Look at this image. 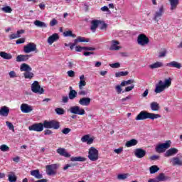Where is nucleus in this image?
<instances>
[{
    "label": "nucleus",
    "mask_w": 182,
    "mask_h": 182,
    "mask_svg": "<svg viewBox=\"0 0 182 182\" xmlns=\"http://www.w3.org/2000/svg\"><path fill=\"white\" fill-rule=\"evenodd\" d=\"M171 86V78H168L163 82V80H159V82L155 85L154 92L158 93H161L168 89Z\"/></svg>",
    "instance_id": "nucleus-1"
},
{
    "label": "nucleus",
    "mask_w": 182,
    "mask_h": 182,
    "mask_svg": "<svg viewBox=\"0 0 182 182\" xmlns=\"http://www.w3.org/2000/svg\"><path fill=\"white\" fill-rule=\"evenodd\" d=\"M161 115L159 114H154L147 112L146 111H141L136 117L135 120H146V119H151V120H154V119H160Z\"/></svg>",
    "instance_id": "nucleus-2"
},
{
    "label": "nucleus",
    "mask_w": 182,
    "mask_h": 182,
    "mask_svg": "<svg viewBox=\"0 0 182 182\" xmlns=\"http://www.w3.org/2000/svg\"><path fill=\"white\" fill-rule=\"evenodd\" d=\"M88 159L91 161L99 160V151L95 147H90L88 151Z\"/></svg>",
    "instance_id": "nucleus-3"
},
{
    "label": "nucleus",
    "mask_w": 182,
    "mask_h": 182,
    "mask_svg": "<svg viewBox=\"0 0 182 182\" xmlns=\"http://www.w3.org/2000/svg\"><path fill=\"white\" fill-rule=\"evenodd\" d=\"M171 146V141H166L165 143L159 144H158L155 150L156 153H164L167 149H170V146Z\"/></svg>",
    "instance_id": "nucleus-4"
},
{
    "label": "nucleus",
    "mask_w": 182,
    "mask_h": 182,
    "mask_svg": "<svg viewBox=\"0 0 182 182\" xmlns=\"http://www.w3.org/2000/svg\"><path fill=\"white\" fill-rule=\"evenodd\" d=\"M31 91L33 93H37L38 95H43L45 92V90L41 87L39 82L38 81H34L31 85Z\"/></svg>",
    "instance_id": "nucleus-5"
},
{
    "label": "nucleus",
    "mask_w": 182,
    "mask_h": 182,
    "mask_svg": "<svg viewBox=\"0 0 182 182\" xmlns=\"http://www.w3.org/2000/svg\"><path fill=\"white\" fill-rule=\"evenodd\" d=\"M43 123H34L33 124L31 125L28 127V130L30 132H43Z\"/></svg>",
    "instance_id": "nucleus-6"
},
{
    "label": "nucleus",
    "mask_w": 182,
    "mask_h": 182,
    "mask_svg": "<svg viewBox=\"0 0 182 182\" xmlns=\"http://www.w3.org/2000/svg\"><path fill=\"white\" fill-rule=\"evenodd\" d=\"M36 44L34 43H29L23 47L24 53H31V52H36Z\"/></svg>",
    "instance_id": "nucleus-7"
},
{
    "label": "nucleus",
    "mask_w": 182,
    "mask_h": 182,
    "mask_svg": "<svg viewBox=\"0 0 182 182\" xmlns=\"http://www.w3.org/2000/svg\"><path fill=\"white\" fill-rule=\"evenodd\" d=\"M138 45L141 46H145V45H148L149 40L144 34H139L137 38Z\"/></svg>",
    "instance_id": "nucleus-8"
},
{
    "label": "nucleus",
    "mask_w": 182,
    "mask_h": 182,
    "mask_svg": "<svg viewBox=\"0 0 182 182\" xmlns=\"http://www.w3.org/2000/svg\"><path fill=\"white\" fill-rule=\"evenodd\" d=\"M110 46L109 48V50H120L122 49V47L119 45H120V42L117 40H112L109 42Z\"/></svg>",
    "instance_id": "nucleus-9"
},
{
    "label": "nucleus",
    "mask_w": 182,
    "mask_h": 182,
    "mask_svg": "<svg viewBox=\"0 0 182 182\" xmlns=\"http://www.w3.org/2000/svg\"><path fill=\"white\" fill-rule=\"evenodd\" d=\"M164 12V9L163 8V6H161L159 11L155 12L153 20L155 21V22H159V21L161 19V16H163Z\"/></svg>",
    "instance_id": "nucleus-10"
},
{
    "label": "nucleus",
    "mask_w": 182,
    "mask_h": 182,
    "mask_svg": "<svg viewBox=\"0 0 182 182\" xmlns=\"http://www.w3.org/2000/svg\"><path fill=\"white\" fill-rule=\"evenodd\" d=\"M58 168V165L56 164H51L46 166V173L48 176H53V174H55V170Z\"/></svg>",
    "instance_id": "nucleus-11"
},
{
    "label": "nucleus",
    "mask_w": 182,
    "mask_h": 182,
    "mask_svg": "<svg viewBox=\"0 0 182 182\" xmlns=\"http://www.w3.org/2000/svg\"><path fill=\"white\" fill-rule=\"evenodd\" d=\"M20 109L21 110L22 113H31V112L33 110V107L28 104L23 103L20 107Z\"/></svg>",
    "instance_id": "nucleus-12"
},
{
    "label": "nucleus",
    "mask_w": 182,
    "mask_h": 182,
    "mask_svg": "<svg viewBox=\"0 0 182 182\" xmlns=\"http://www.w3.org/2000/svg\"><path fill=\"white\" fill-rule=\"evenodd\" d=\"M177 153H178V149L176 148H171L166 151L164 157H171L173 156H176Z\"/></svg>",
    "instance_id": "nucleus-13"
},
{
    "label": "nucleus",
    "mask_w": 182,
    "mask_h": 182,
    "mask_svg": "<svg viewBox=\"0 0 182 182\" xmlns=\"http://www.w3.org/2000/svg\"><path fill=\"white\" fill-rule=\"evenodd\" d=\"M56 41H59V34L55 33L48 37L47 42L48 44L53 45Z\"/></svg>",
    "instance_id": "nucleus-14"
},
{
    "label": "nucleus",
    "mask_w": 182,
    "mask_h": 182,
    "mask_svg": "<svg viewBox=\"0 0 182 182\" xmlns=\"http://www.w3.org/2000/svg\"><path fill=\"white\" fill-rule=\"evenodd\" d=\"M134 154L137 159H143L146 156V151L143 149L139 148L134 151Z\"/></svg>",
    "instance_id": "nucleus-15"
},
{
    "label": "nucleus",
    "mask_w": 182,
    "mask_h": 182,
    "mask_svg": "<svg viewBox=\"0 0 182 182\" xmlns=\"http://www.w3.org/2000/svg\"><path fill=\"white\" fill-rule=\"evenodd\" d=\"M169 163L172 166H182V159H180L178 157H173L169 159Z\"/></svg>",
    "instance_id": "nucleus-16"
},
{
    "label": "nucleus",
    "mask_w": 182,
    "mask_h": 182,
    "mask_svg": "<svg viewBox=\"0 0 182 182\" xmlns=\"http://www.w3.org/2000/svg\"><path fill=\"white\" fill-rule=\"evenodd\" d=\"M31 176H33V177H35V178H37L38 180L43 178V175L41 173L39 169L31 171Z\"/></svg>",
    "instance_id": "nucleus-17"
},
{
    "label": "nucleus",
    "mask_w": 182,
    "mask_h": 182,
    "mask_svg": "<svg viewBox=\"0 0 182 182\" xmlns=\"http://www.w3.org/2000/svg\"><path fill=\"white\" fill-rule=\"evenodd\" d=\"M91 99L90 97H82L80 99L78 103L81 106H89L90 105Z\"/></svg>",
    "instance_id": "nucleus-18"
},
{
    "label": "nucleus",
    "mask_w": 182,
    "mask_h": 182,
    "mask_svg": "<svg viewBox=\"0 0 182 182\" xmlns=\"http://www.w3.org/2000/svg\"><path fill=\"white\" fill-rule=\"evenodd\" d=\"M100 23V20H92L91 21L90 30L92 31V32H96V29H97Z\"/></svg>",
    "instance_id": "nucleus-19"
},
{
    "label": "nucleus",
    "mask_w": 182,
    "mask_h": 182,
    "mask_svg": "<svg viewBox=\"0 0 182 182\" xmlns=\"http://www.w3.org/2000/svg\"><path fill=\"white\" fill-rule=\"evenodd\" d=\"M8 114H9V108L6 106L1 107L0 109V116L8 117Z\"/></svg>",
    "instance_id": "nucleus-20"
},
{
    "label": "nucleus",
    "mask_w": 182,
    "mask_h": 182,
    "mask_svg": "<svg viewBox=\"0 0 182 182\" xmlns=\"http://www.w3.org/2000/svg\"><path fill=\"white\" fill-rule=\"evenodd\" d=\"M57 153L60 154V156H63V157H66L68 159L70 157V154H69L68 151H66V149L63 148H59L57 149Z\"/></svg>",
    "instance_id": "nucleus-21"
},
{
    "label": "nucleus",
    "mask_w": 182,
    "mask_h": 182,
    "mask_svg": "<svg viewBox=\"0 0 182 182\" xmlns=\"http://www.w3.org/2000/svg\"><path fill=\"white\" fill-rule=\"evenodd\" d=\"M168 68H175L176 69H181V64L177 61H171L166 63Z\"/></svg>",
    "instance_id": "nucleus-22"
},
{
    "label": "nucleus",
    "mask_w": 182,
    "mask_h": 182,
    "mask_svg": "<svg viewBox=\"0 0 182 182\" xmlns=\"http://www.w3.org/2000/svg\"><path fill=\"white\" fill-rule=\"evenodd\" d=\"M157 182L161 181H167V180H170V177L166 176V174L161 173L156 177Z\"/></svg>",
    "instance_id": "nucleus-23"
},
{
    "label": "nucleus",
    "mask_w": 182,
    "mask_h": 182,
    "mask_svg": "<svg viewBox=\"0 0 182 182\" xmlns=\"http://www.w3.org/2000/svg\"><path fill=\"white\" fill-rule=\"evenodd\" d=\"M81 141L82 143H87V144H92V143H93V138H90L89 134L84 135L81 138Z\"/></svg>",
    "instance_id": "nucleus-24"
},
{
    "label": "nucleus",
    "mask_w": 182,
    "mask_h": 182,
    "mask_svg": "<svg viewBox=\"0 0 182 182\" xmlns=\"http://www.w3.org/2000/svg\"><path fill=\"white\" fill-rule=\"evenodd\" d=\"M20 70L21 72H25V73L32 72V68H31V66H29V65L26 63H23L20 66Z\"/></svg>",
    "instance_id": "nucleus-25"
},
{
    "label": "nucleus",
    "mask_w": 182,
    "mask_h": 182,
    "mask_svg": "<svg viewBox=\"0 0 182 182\" xmlns=\"http://www.w3.org/2000/svg\"><path fill=\"white\" fill-rule=\"evenodd\" d=\"M170 5H171V11H175V9H177V6H178V4H180V0H168Z\"/></svg>",
    "instance_id": "nucleus-26"
},
{
    "label": "nucleus",
    "mask_w": 182,
    "mask_h": 182,
    "mask_svg": "<svg viewBox=\"0 0 182 182\" xmlns=\"http://www.w3.org/2000/svg\"><path fill=\"white\" fill-rule=\"evenodd\" d=\"M29 58L30 55H19L16 57V62H26Z\"/></svg>",
    "instance_id": "nucleus-27"
},
{
    "label": "nucleus",
    "mask_w": 182,
    "mask_h": 182,
    "mask_svg": "<svg viewBox=\"0 0 182 182\" xmlns=\"http://www.w3.org/2000/svg\"><path fill=\"white\" fill-rule=\"evenodd\" d=\"M164 64L161 61H157L153 64L149 65L150 69H159V68H163Z\"/></svg>",
    "instance_id": "nucleus-28"
},
{
    "label": "nucleus",
    "mask_w": 182,
    "mask_h": 182,
    "mask_svg": "<svg viewBox=\"0 0 182 182\" xmlns=\"http://www.w3.org/2000/svg\"><path fill=\"white\" fill-rule=\"evenodd\" d=\"M0 56L2 58V59H5L6 60H11V59H12V55L5 51H1Z\"/></svg>",
    "instance_id": "nucleus-29"
},
{
    "label": "nucleus",
    "mask_w": 182,
    "mask_h": 182,
    "mask_svg": "<svg viewBox=\"0 0 182 182\" xmlns=\"http://www.w3.org/2000/svg\"><path fill=\"white\" fill-rule=\"evenodd\" d=\"M33 24L37 26V28H48V24L45 22L41 21L39 20H36Z\"/></svg>",
    "instance_id": "nucleus-30"
},
{
    "label": "nucleus",
    "mask_w": 182,
    "mask_h": 182,
    "mask_svg": "<svg viewBox=\"0 0 182 182\" xmlns=\"http://www.w3.org/2000/svg\"><path fill=\"white\" fill-rule=\"evenodd\" d=\"M150 108L153 112H159L160 105L156 102H153L150 104Z\"/></svg>",
    "instance_id": "nucleus-31"
},
{
    "label": "nucleus",
    "mask_w": 182,
    "mask_h": 182,
    "mask_svg": "<svg viewBox=\"0 0 182 182\" xmlns=\"http://www.w3.org/2000/svg\"><path fill=\"white\" fill-rule=\"evenodd\" d=\"M76 97H77V92H76V90H70L68 94V98L70 100H73L74 99H76Z\"/></svg>",
    "instance_id": "nucleus-32"
},
{
    "label": "nucleus",
    "mask_w": 182,
    "mask_h": 182,
    "mask_svg": "<svg viewBox=\"0 0 182 182\" xmlns=\"http://www.w3.org/2000/svg\"><path fill=\"white\" fill-rule=\"evenodd\" d=\"M60 123L56 120H51V129H54V130H58L60 129Z\"/></svg>",
    "instance_id": "nucleus-33"
},
{
    "label": "nucleus",
    "mask_w": 182,
    "mask_h": 182,
    "mask_svg": "<svg viewBox=\"0 0 182 182\" xmlns=\"http://www.w3.org/2000/svg\"><path fill=\"white\" fill-rule=\"evenodd\" d=\"M137 144V140L133 139L129 141H127L125 146L127 147H133V146H136Z\"/></svg>",
    "instance_id": "nucleus-34"
},
{
    "label": "nucleus",
    "mask_w": 182,
    "mask_h": 182,
    "mask_svg": "<svg viewBox=\"0 0 182 182\" xmlns=\"http://www.w3.org/2000/svg\"><path fill=\"white\" fill-rule=\"evenodd\" d=\"M71 161H86V158L83 156H72Z\"/></svg>",
    "instance_id": "nucleus-35"
},
{
    "label": "nucleus",
    "mask_w": 182,
    "mask_h": 182,
    "mask_svg": "<svg viewBox=\"0 0 182 182\" xmlns=\"http://www.w3.org/2000/svg\"><path fill=\"white\" fill-rule=\"evenodd\" d=\"M75 43H79V42H89V38H85V37L78 36L76 39L74 40Z\"/></svg>",
    "instance_id": "nucleus-36"
},
{
    "label": "nucleus",
    "mask_w": 182,
    "mask_h": 182,
    "mask_svg": "<svg viewBox=\"0 0 182 182\" xmlns=\"http://www.w3.org/2000/svg\"><path fill=\"white\" fill-rule=\"evenodd\" d=\"M159 170H160V168H159V166H157L156 165L151 166L149 168L150 174H154L155 173H157Z\"/></svg>",
    "instance_id": "nucleus-37"
},
{
    "label": "nucleus",
    "mask_w": 182,
    "mask_h": 182,
    "mask_svg": "<svg viewBox=\"0 0 182 182\" xmlns=\"http://www.w3.org/2000/svg\"><path fill=\"white\" fill-rule=\"evenodd\" d=\"M43 125L44 129H52V121L45 120Z\"/></svg>",
    "instance_id": "nucleus-38"
},
{
    "label": "nucleus",
    "mask_w": 182,
    "mask_h": 182,
    "mask_svg": "<svg viewBox=\"0 0 182 182\" xmlns=\"http://www.w3.org/2000/svg\"><path fill=\"white\" fill-rule=\"evenodd\" d=\"M24 77L25 79H32V77H33L34 74L33 73L31 72V71H28L23 73Z\"/></svg>",
    "instance_id": "nucleus-39"
},
{
    "label": "nucleus",
    "mask_w": 182,
    "mask_h": 182,
    "mask_svg": "<svg viewBox=\"0 0 182 182\" xmlns=\"http://www.w3.org/2000/svg\"><path fill=\"white\" fill-rule=\"evenodd\" d=\"M129 75V72L127 71H121L115 73L116 77H121V76H127Z\"/></svg>",
    "instance_id": "nucleus-40"
},
{
    "label": "nucleus",
    "mask_w": 182,
    "mask_h": 182,
    "mask_svg": "<svg viewBox=\"0 0 182 182\" xmlns=\"http://www.w3.org/2000/svg\"><path fill=\"white\" fill-rule=\"evenodd\" d=\"M78 109H79V106L75 105V106L70 107V112L73 114H77Z\"/></svg>",
    "instance_id": "nucleus-41"
},
{
    "label": "nucleus",
    "mask_w": 182,
    "mask_h": 182,
    "mask_svg": "<svg viewBox=\"0 0 182 182\" xmlns=\"http://www.w3.org/2000/svg\"><path fill=\"white\" fill-rule=\"evenodd\" d=\"M9 182H16V176H15V173H11L9 174Z\"/></svg>",
    "instance_id": "nucleus-42"
},
{
    "label": "nucleus",
    "mask_w": 182,
    "mask_h": 182,
    "mask_svg": "<svg viewBox=\"0 0 182 182\" xmlns=\"http://www.w3.org/2000/svg\"><path fill=\"white\" fill-rule=\"evenodd\" d=\"M6 124L9 130H11V132H15V127H14V124H12V122H9V121H6Z\"/></svg>",
    "instance_id": "nucleus-43"
},
{
    "label": "nucleus",
    "mask_w": 182,
    "mask_h": 182,
    "mask_svg": "<svg viewBox=\"0 0 182 182\" xmlns=\"http://www.w3.org/2000/svg\"><path fill=\"white\" fill-rule=\"evenodd\" d=\"M63 36H65V37L70 36L71 38H76L75 34H73L72 31H65L63 33Z\"/></svg>",
    "instance_id": "nucleus-44"
},
{
    "label": "nucleus",
    "mask_w": 182,
    "mask_h": 182,
    "mask_svg": "<svg viewBox=\"0 0 182 182\" xmlns=\"http://www.w3.org/2000/svg\"><path fill=\"white\" fill-rule=\"evenodd\" d=\"M1 11L6 14H11L12 12V9L9 6L1 8Z\"/></svg>",
    "instance_id": "nucleus-45"
},
{
    "label": "nucleus",
    "mask_w": 182,
    "mask_h": 182,
    "mask_svg": "<svg viewBox=\"0 0 182 182\" xmlns=\"http://www.w3.org/2000/svg\"><path fill=\"white\" fill-rule=\"evenodd\" d=\"M85 113L86 112L85 111V109L78 106V109L76 114H78V116H83V114H85Z\"/></svg>",
    "instance_id": "nucleus-46"
},
{
    "label": "nucleus",
    "mask_w": 182,
    "mask_h": 182,
    "mask_svg": "<svg viewBox=\"0 0 182 182\" xmlns=\"http://www.w3.org/2000/svg\"><path fill=\"white\" fill-rule=\"evenodd\" d=\"M129 177V173L119 174L117 176L118 180H126Z\"/></svg>",
    "instance_id": "nucleus-47"
},
{
    "label": "nucleus",
    "mask_w": 182,
    "mask_h": 182,
    "mask_svg": "<svg viewBox=\"0 0 182 182\" xmlns=\"http://www.w3.org/2000/svg\"><path fill=\"white\" fill-rule=\"evenodd\" d=\"M55 112L58 115L65 114V109L63 108H55Z\"/></svg>",
    "instance_id": "nucleus-48"
},
{
    "label": "nucleus",
    "mask_w": 182,
    "mask_h": 182,
    "mask_svg": "<svg viewBox=\"0 0 182 182\" xmlns=\"http://www.w3.org/2000/svg\"><path fill=\"white\" fill-rule=\"evenodd\" d=\"M78 86H79L80 90H82V89H83V87H85V86H86V81L85 80H80Z\"/></svg>",
    "instance_id": "nucleus-49"
},
{
    "label": "nucleus",
    "mask_w": 182,
    "mask_h": 182,
    "mask_svg": "<svg viewBox=\"0 0 182 182\" xmlns=\"http://www.w3.org/2000/svg\"><path fill=\"white\" fill-rule=\"evenodd\" d=\"M100 28L103 31V29H106L107 28V24L106 23H104V21H100V23H99Z\"/></svg>",
    "instance_id": "nucleus-50"
},
{
    "label": "nucleus",
    "mask_w": 182,
    "mask_h": 182,
    "mask_svg": "<svg viewBox=\"0 0 182 182\" xmlns=\"http://www.w3.org/2000/svg\"><path fill=\"white\" fill-rule=\"evenodd\" d=\"M0 150L1 151H9V146H8L5 144H3L0 146Z\"/></svg>",
    "instance_id": "nucleus-51"
},
{
    "label": "nucleus",
    "mask_w": 182,
    "mask_h": 182,
    "mask_svg": "<svg viewBox=\"0 0 182 182\" xmlns=\"http://www.w3.org/2000/svg\"><path fill=\"white\" fill-rule=\"evenodd\" d=\"M110 68H112V69H118V68H120V63H115L112 64H109Z\"/></svg>",
    "instance_id": "nucleus-52"
},
{
    "label": "nucleus",
    "mask_w": 182,
    "mask_h": 182,
    "mask_svg": "<svg viewBox=\"0 0 182 182\" xmlns=\"http://www.w3.org/2000/svg\"><path fill=\"white\" fill-rule=\"evenodd\" d=\"M72 132V129H70V128H64L62 130V133L63 134H69V133H70Z\"/></svg>",
    "instance_id": "nucleus-53"
},
{
    "label": "nucleus",
    "mask_w": 182,
    "mask_h": 182,
    "mask_svg": "<svg viewBox=\"0 0 182 182\" xmlns=\"http://www.w3.org/2000/svg\"><path fill=\"white\" fill-rule=\"evenodd\" d=\"M115 90H116V92H117V93L118 94V95H120V93H122V85H117L116 87H115Z\"/></svg>",
    "instance_id": "nucleus-54"
},
{
    "label": "nucleus",
    "mask_w": 182,
    "mask_h": 182,
    "mask_svg": "<svg viewBox=\"0 0 182 182\" xmlns=\"http://www.w3.org/2000/svg\"><path fill=\"white\" fill-rule=\"evenodd\" d=\"M78 95L80 96H86L87 95V91L83 90V89H82L78 92Z\"/></svg>",
    "instance_id": "nucleus-55"
},
{
    "label": "nucleus",
    "mask_w": 182,
    "mask_h": 182,
    "mask_svg": "<svg viewBox=\"0 0 182 182\" xmlns=\"http://www.w3.org/2000/svg\"><path fill=\"white\" fill-rule=\"evenodd\" d=\"M134 89V85H131L125 88L124 92H130Z\"/></svg>",
    "instance_id": "nucleus-56"
},
{
    "label": "nucleus",
    "mask_w": 182,
    "mask_h": 182,
    "mask_svg": "<svg viewBox=\"0 0 182 182\" xmlns=\"http://www.w3.org/2000/svg\"><path fill=\"white\" fill-rule=\"evenodd\" d=\"M67 74L69 76V77H75V71H73V70L68 71Z\"/></svg>",
    "instance_id": "nucleus-57"
},
{
    "label": "nucleus",
    "mask_w": 182,
    "mask_h": 182,
    "mask_svg": "<svg viewBox=\"0 0 182 182\" xmlns=\"http://www.w3.org/2000/svg\"><path fill=\"white\" fill-rule=\"evenodd\" d=\"M55 25H58V20L55 18H53L50 22V26H55Z\"/></svg>",
    "instance_id": "nucleus-58"
},
{
    "label": "nucleus",
    "mask_w": 182,
    "mask_h": 182,
    "mask_svg": "<svg viewBox=\"0 0 182 182\" xmlns=\"http://www.w3.org/2000/svg\"><path fill=\"white\" fill-rule=\"evenodd\" d=\"M68 65V68H69L70 69H72V68H75V66H76V65L75 64V63L70 61L67 63Z\"/></svg>",
    "instance_id": "nucleus-59"
},
{
    "label": "nucleus",
    "mask_w": 182,
    "mask_h": 182,
    "mask_svg": "<svg viewBox=\"0 0 182 182\" xmlns=\"http://www.w3.org/2000/svg\"><path fill=\"white\" fill-rule=\"evenodd\" d=\"M9 75L11 78L16 77V73L15 71H10Z\"/></svg>",
    "instance_id": "nucleus-60"
},
{
    "label": "nucleus",
    "mask_w": 182,
    "mask_h": 182,
    "mask_svg": "<svg viewBox=\"0 0 182 182\" xmlns=\"http://www.w3.org/2000/svg\"><path fill=\"white\" fill-rule=\"evenodd\" d=\"M16 45H19L21 43H25V38H20L16 41Z\"/></svg>",
    "instance_id": "nucleus-61"
},
{
    "label": "nucleus",
    "mask_w": 182,
    "mask_h": 182,
    "mask_svg": "<svg viewBox=\"0 0 182 182\" xmlns=\"http://www.w3.org/2000/svg\"><path fill=\"white\" fill-rule=\"evenodd\" d=\"M85 47H82V46H75V51L76 52H82V50H83V48Z\"/></svg>",
    "instance_id": "nucleus-62"
},
{
    "label": "nucleus",
    "mask_w": 182,
    "mask_h": 182,
    "mask_svg": "<svg viewBox=\"0 0 182 182\" xmlns=\"http://www.w3.org/2000/svg\"><path fill=\"white\" fill-rule=\"evenodd\" d=\"M122 151H123V148H122V147L114 150V153H116L117 154H120V153H122Z\"/></svg>",
    "instance_id": "nucleus-63"
},
{
    "label": "nucleus",
    "mask_w": 182,
    "mask_h": 182,
    "mask_svg": "<svg viewBox=\"0 0 182 182\" xmlns=\"http://www.w3.org/2000/svg\"><path fill=\"white\" fill-rule=\"evenodd\" d=\"M10 39H16L17 38H19V36L16 33H13L9 36Z\"/></svg>",
    "instance_id": "nucleus-64"
}]
</instances>
